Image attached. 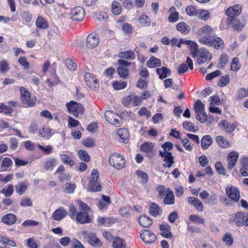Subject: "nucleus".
<instances>
[{
  "mask_svg": "<svg viewBox=\"0 0 248 248\" xmlns=\"http://www.w3.org/2000/svg\"><path fill=\"white\" fill-rule=\"evenodd\" d=\"M198 35H204L199 38L198 41L201 44L209 46H214L217 49H221L224 46L223 40L213 35V29L209 25H205L200 28L197 32Z\"/></svg>",
  "mask_w": 248,
  "mask_h": 248,
  "instance_id": "nucleus-1",
  "label": "nucleus"
},
{
  "mask_svg": "<svg viewBox=\"0 0 248 248\" xmlns=\"http://www.w3.org/2000/svg\"><path fill=\"white\" fill-rule=\"evenodd\" d=\"M88 185V190L91 192H98L101 190V185L100 181L99 173L97 169H93L89 178Z\"/></svg>",
  "mask_w": 248,
  "mask_h": 248,
  "instance_id": "nucleus-2",
  "label": "nucleus"
},
{
  "mask_svg": "<svg viewBox=\"0 0 248 248\" xmlns=\"http://www.w3.org/2000/svg\"><path fill=\"white\" fill-rule=\"evenodd\" d=\"M108 162L110 166L117 170H121L125 166L124 158L118 153L111 154L109 156Z\"/></svg>",
  "mask_w": 248,
  "mask_h": 248,
  "instance_id": "nucleus-3",
  "label": "nucleus"
},
{
  "mask_svg": "<svg viewBox=\"0 0 248 248\" xmlns=\"http://www.w3.org/2000/svg\"><path fill=\"white\" fill-rule=\"evenodd\" d=\"M20 99L22 103L28 107H32L36 105V100L31 98L29 91L24 87L19 88Z\"/></svg>",
  "mask_w": 248,
  "mask_h": 248,
  "instance_id": "nucleus-4",
  "label": "nucleus"
},
{
  "mask_svg": "<svg viewBox=\"0 0 248 248\" xmlns=\"http://www.w3.org/2000/svg\"><path fill=\"white\" fill-rule=\"evenodd\" d=\"M66 106L69 112L76 118H78L79 114H83L84 112L82 105L74 101L67 103Z\"/></svg>",
  "mask_w": 248,
  "mask_h": 248,
  "instance_id": "nucleus-5",
  "label": "nucleus"
},
{
  "mask_svg": "<svg viewBox=\"0 0 248 248\" xmlns=\"http://www.w3.org/2000/svg\"><path fill=\"white\" fill-rule=\"evenodd\" d=\"M105 117L106 120L110 124L115 126H120L123 123L122 117L112 111L108 110L105 113Z\"/></svg>",
  "mask_w": 248,
  "mask_h": 248,
  "instance_id": "nucleus-6",
  "label": "nucleus"
},
{
  "mask_svg": "<svg viewBox=\"0 0 248 248\" xmlns=\"http://www.w3.org/2000/svg\"><path fill=\"white\" fill-rule=\"evenodd\" d=\"M233 221L237 226H248V213L238 212L233 216Z\"/></svg>",
  "mask_w": 248,
  "mask_h": 248,
  "instance_id": "nucleus-7",
  "label": "nucleus"
},
{
  "mask_svg": "<svg viewBox=\"0 0 248 248\" xmlns=\"http://www.w3.org/2000/svg\"><path fill=\"white\" fill-rule=\"evenodd\" d=\"M81 235L83 238L87 241L92 246L100 247L102 245V243L94 233L89 232L86 231H82Z\"/></svg>",
  "mask_w": 248,
  "mask_h": 248,
  "instance_id": "nucleus-8",
  "label": "nucleus"
},
{
  "mask_svg": "<svg viewBox=\"0 0 248 248\" xmlns=\"http://www.w3.org/2000/svg\"><path fill=\"white\" fill-rule=\"evenodd\" d=\"M71 15L73 20L81 21L85 17V12L82 7L77 6L72 10Z\"/></svg>",
  "mask_w": 248,
  "mask_h": 248,
  "instance_id": "nucleus-9",
  "label": "nucleus"
},
{
  "mask_svg": "<svg viewBox=\"0 0 248 248\" xmlns=\"http://www.w3.org/2000/svg\"><path fill=\"white\" fill-rule=\"evenodd\" d=\"M84 79L86 84L91 89H95L98 87V81L92 73H86Z\"/></svg>",
  "mask_w": 248,
  "mask_h": 248,
  "instance_id": "nucleus-10",
  "label": "nucleus"
},
{
  "mask_svg": "<svg viewBox=\"0 0 248 248\" xmlns=\"http://www.w3.org/2000/svg\"><path fill=\"white\" fill-rule=\"evenodd\" d=\"M226 192L228 197L235 202H238L240 199L239 189L233 186H228L226 188Z\"/></svg>",
  "mask_w": 248,
  "mask_h": 248,
  "instance_id": "nucleus-11",
  "label": "nucleus"
},
{
  "mask_svg": "<svg viewBox=\"0 0 248 248\" xmlns=\"http://www.w3.org/2000/svg\"><path fill=\"white\" fill-rule=\"evenodd\" d=\"M159 155L163 158L165 162L163 164V166L165 168H170L172 167L174 162V157L172 155L171 153H162L161 151H159Z\"/></svg>",
  "mask_w": 248,
  "mask_h": 248,
  "instance_id": "nucleus-12",
  "label": "nucleus"
},
{
  "mask_svg": "<svg viewBox=\"0 0 248 248\" xmlns=\"http://www.w3.org/2000/svg\"><path fill=\"white\" fill-rule=\"evenodd\" d=\"M140 236L142 241L146 243H153L156 240L155 234L147 230L141 231Z\"/></svg>",
  "mask_w": 248,
  "mask_h": 248,
  "instance_id": "nucleus-13",
  "label": "nucleus"
},
{
  "mask_svg": "<svg viewBox=\"0 0 248 248\" xmlns=\"http://www.w3.org/2000/svg\"><path fill=\"white\" fill-rule=\"evenodd\" d=\"M197 56H198V63L199 64H202L205 63L207 59H211L212 56L209 52L205 48H201L198 52Z\"/></svg>",
  "mask_w": 248,
  "mask_h": 248,
  "instance_id": "nucleus-14",
  "label": "nucleus"
},
{
  "mask_svg": "<svg viewBox=\"0 0 248 248\" xmlns=\"http://www.w3.org/2000/svg\"><path fill=\"white\" fill-rule=\"evenodd\" d=\"M238 157L239 153L236 151H232L228 154L227 160L229 170H231L235 167Z\"/></svg>",
  "mask_w": 248,
  "mask_h": 248,
  "instance_id": "nucleus-15",
  "label": "nucleus"
},
{
  "mask_svg": "<svg viewBox=\"0 0 248 248\" xmlns=\"http://www.w3.org/2000/svg\"><path fill=\"white\" fill-rule=\"evenodd\" d=\"M140 101L138 96L130 95L123 98V104L125 106L132 105L133 107H136L139 105Z\"/></svg>",
  "mask_w": 248,
  "mask_h": 248,
  "instance_id": "nucleus-16",
  "label": "nucleus"
},
{
  "mask_svg": "<svg viewBox=\"0 0 248 248\" xmlns=\"http://www.w3.org/2000/svg\"><path fill=\"white\" fill-rule=\"evenodd\" d=\"M99 43V39L97 35L92 33L90 34L87 37L86 45L90 48H93L98 46Z\"/></svg>",
  "mask_w": 248,
  "mask_h": 248,
  "instance_id": "nucleus-17",
  "label": "nucleus"
},
{
  "mask_svg": "<svg viewBox=\"0 0 248 248\" xmlns=\"http://www.w3.org/2000/svg\"><path fill=\"white\" fill-rule=\"evenodd\" d=\"M76 220L81 224L89 223L91 222L92 219L88 213L85 211H80L77 214Z\"/></svg>",
  "mask_w": 248,
  "mask_h": 248,
  "instance_id": "nucleus-18",
  "label": "nucleus"
},
{
  "mask_svg": "<svg viewBox=\"0 0 248 248\" xmlns=\"http://www.w3.org/2000/svg\"><path fill=\"white\" fill-rule=\"evenodd\" d=\"M241 168L240 172L243 176H248V157L242 156L240 160Z\"/></svg>",
  "mask_w": 248,
  "mask_h": 248,
  "instance_id": "nucleus-19",
  "label": "nucleus"
},
{
  "mask_svg": "<svg viewBox=\"0 0 248 248\" xmlns=\"http://www.w3.org/2000/svg\"><path fill=\"white\" fill-rule=\"evenodd\" d=\"M187 201L188 203L193 206L198 212H202L203 211V204L197 198L189 197L187 198Z\"/></svg>",
  "mask_w": 248,
  "mask_h": 248,
  "instance_id": "nucleus-20",
  "label": "nucleus"
},
{
  "mask_svg": "<svg viewBox=\"0 0 248 248\" xmlns=\"http://www.w3.org/2000/svg\"><path fill=\"white\" fill-rule=\"evenodd\" d=\"M186 64L185 63L181 64L178 67V73L179 74H182L186 72L188 70V66L190 70L193 69V61L189 57L186 58Z\"/></svg>",
  "mask_w": 248,
  "mask_h": 248,
  "instance_id": "nucleus-21",
  "label": "nucleus"
},
{
  "mask_svg": "<svg viewBox=\"0 0 248 248\" xmlns=\"http://www.w3.org/2000/svg\"><path fill=\"white\" fill-rule=\"evenodd\" d=\"M67 214V211L63 208L60 207L53 212L52 218L55 220L59 221L63 218Z\"/></svg>",
  "mask_w": 248,
  "mask_h": 248,
  "instance_id": "nucleus-22",
  "label": "nucleus"
},
{
  "mask_svg": "<svg viewBox=\"0 0 248 248\" xmlns=\"http://www.w3.org/2000/svg\"><path fill=\"white\" fill-rule=\"evenodd\" d=\"M149 213L152 216L155 217L161 216L162 213V208L157 203L153 202L150 204Z\"/></svg>",
  "mask_w": 248,
  "mask_h": 248,
  "instance_id": "nucleus-23",
  "label": "nucleus"
},
{
  "mask_svg": "<svg viewBox=\"0 0 248 248\" xmlns=\"http://www.w3.org/2000/svg\"><path fill=\"white\" fill-rule=\"evenodd\" d=\"M242 12V8L239 5H235L229 7L226 12V15L230 17L239 15Z\"/></svg>",
  "mask_w": 248,
  "mask_h": 248,
  "instance_id": "nucleus-24",
  "label": "nucleus"
},
{
  "mask_svg": "<svg viewBox=\"0 0 248 248\" xmlns=\"http://www.w3.org/2000/svg\"><path fill=\"white\" fill-rule=\"evenodd\" d=\"M160 231H161V235L167 238H170L172 236V233L170 231V226L167 223H164L159 225Z\"/></svg>",
  "mask_w": 248,
  "mask_h": 248,
  "instance_id": "nucleus-25",
  "label": "nucleus"
},
{
  "mask_svg": "<svg viewBox=\"0 0 248 248\" xmlns=\"http://www.w3.org/2000/svg\"><path fill=\"white\" fill-rule=\"evenodd\" d=\"M17 217L13 214L9 213L3 216L1 218V221L6 225H12L16 223Z\"/></svg>",
  "mask_w": 248,
  "mask_h": 248,
  "instance_id": "nucleus-26",
  "label": "nucleus"
},
{
  "mask_svg": "<svg viewBox=\"0 0 248 248\" xmlns=\"http://www.w3.org/2000/svg\"><path fill=\"white\" fill-rule=\"evenodd\" d=\"M219 124L221 127H222L228 133H231L233 131L237 126L235 124H231L226 120L222 121Z\"/></svg>",
  "mask_w": 248,
  "mask_h": 248,
  "instance_id": "nucleus-27",
  "label": "nucleus"
},
{
  "mask_svg": "<svg viewBox=\"0 0 248 248\" xmlns=\"http://www.w3.org/2000/svg\"><path fill=\"white\" fill-rule=\"evenodd\" d=\"M156 72L159 76V78L163 79L167 77L170 76L171 71L166 67H162L161 68H156Z\"/></svg>",
  "mask_w": 248,
  "mask_h": 248,
  "instance_id": "nucleus-28",
  "label": "nucleus"
},
{
  "mask_svg": "<svg viewBox=\"0 0 248 248\" xmlns=\"http://www.w3.org/2000/svg\"><path fill=\"white\" fill-rule=\"evenodd\" d=\"M112 246L113 248H125L126 244L123 239L115 236L112 241Z\"/></svg>",
  "mask_w": 248,
  "mask_h": 248,
  "instance_id": "nucleus-29",
  "label": "nucleus"
},
{
  "mask_svg": "<svg viewBox=\"0 0 248 248\" xmlns=\"http://www.w3.org/2000/svg\"><path fill=\"white\" fill-rule=\"evenodd\" d=\"M44 167L47 170H51L57 165V160L54 158H49L44 162Z\"/></svg>",
  "mask_w": 248,
  "mask_h": 248,
  "instance_id": "nucleus-30",
  "label": "nucleus"
},
{
  "mask_svg": "<svg viewBox=\"0 0 248 248\" xmlns=\"http://www.w3.org/2000/svg\"><path fill=\"white\" fill-rule=\"evenodd\" d=\"M201 142L202 148L206 150L212 144L213 140L210 135H206L202 138Z\"/></svg>",
  "mask_w": 248,
  "mask_h": 248,
  "instance_id": "nucleus-31",
  "label": "nucleus"
},
{
  "mask_svg": "<svg viewBox=\"0 0 248 248\" xmlns=\"http://www.w3.org/2000/svg\"><path fill=\"white\" fill-rule=\"evenodd\" d=\"M146 64L149 68H155L161 66V60L155 57L152 56L147 61Z\"/></svg>",
  "mask_w": 248,
  "mask_h": 248,
  "instance_id": "nucleus-32",
  "label": "nucleus"
},
{
  "mask_svg": "<svg viewBox=\"0 0 248 248\" xmlns=\"http://www.w3.org/2000/svg\"><path fill=\"white\" fill-rule=\"evenodd\" d=\"M118 134L122 141L126 143L129 141V132L126 128H120L118 130Z\"/></svg>",
  "mask_w": 248,
  "mask_h": 248,
  "instance_id": "nucleus-33",
  "label": "nucleus"
},
{
  "mask_svg": "<svg viewBox=\"0 0 248 248\" xmlns=\"http://www.w3.org/2000/svg\"><path fill=\"white\" fill-rule=\"evenodd\" d=\"M138 221L140 224L144 228H147L152 224V219L146 216L140 217L138 219Z\"/></svg>",
  "mask_w": 248,
  "mask_h": 248,
  "instance_id": "nucleus-34",
  "label": "nucleus"
},
{
  "mask_svg": "<svg viewBox=\"0 0 248 248\" xmlns=\"http://www.w3.org/2000/svg\"><path fill=\"white\" fill-rule=\"evenodd\" d=\"M222 241L226 246L231 247L233 244L234 238L230 232H227L222 236Z\"/></svg>",
  "mask_w": 248,
  "mask_h": 248,
  "instance_id": "nucleus-35",
  "label": "nucleus"
},
{
  "mask_svg": "<svg viewBox=\"0 0 248 248\" xmlns=\"http://www.w3.org/2000/svg\"><path fill=\"white\" fill-rule=\"evenodd\" d=\"M110 203V197L109 196L103 195L101 200L99 202L98 207L100 210L106 209Z\"/></svg>",
  "mask_w": 248,
  "mask_h": 248,
  "instance_id": "nucleus-36",
  "label": "nucleus"
},
{
  "mask_svg": "<svg viewBox=\"0 0 248 248\" xmlns=\"http://www.w3.org/2000/svg\"><path fill=\"white\" fill-rule=\"evenodd\" d=\"M177 30L184 34H188L190 31V26L184 22H181L177 24L176 26Z\"/></svg>",
  "mask_w": 248,
  "mask_h": 248,
  "instance_id": "nucleus-37",
  "label": "nucleus"
},
{
  "mask_svg": "<svg viewBox=\"0 0 248 248\" xmlns=\"http://www.w3.org/2000/svg\"><path fill=\"white\" fill-rule=\"evenodd\" d=\"M118 57L122 59L128 60H133L135 59L136 55L132 50H128L125 52H121L118 54Z\"/></svg>",
  "mask_w": 248,
  "mask_h": 248,
  "instance_id": "nucleus-38",
  "label": "nucleus"
},
{
  "mask_svg": "<svg viewBox=\"0 0 248 248\" xmlns=\"http://www.w3.org/2000/svg\"><path fill=\"white\" fill-rule=\"evenodd\" d=\"M204 105L201 102V101H197L194 104V110L196 113V117L198 118L199 114H201L202 112H204Z\"/></svg>",
  "mask_w": 248,
  "mask_h": 248,
  "instance_id": "nucleus-39",
  "label": "nucleus"
},
{
  "mask_svg": "<svg viewBox=\"0 0 248 248\" xmlns=\"http://www.w3.org/2000/svg\"><path fill=\"white\" fill-rule=\"evenodd\" d=\"M37 27L42 29H46L48 27L47 21L43 17L38 16L36 20Z\"/></svg>",
  "mask_w": 248,
  "mask_h": 248,
  "instance_id": "nucleus-40",
  "label": "nucleus"
},
{
  "mask_svg": "<svg viewBox=\"0 0 248 248\" xmlns=\"http://www.w3.org/2000/svg\"><path fill=\"white\" fill-rule=\"evenodd\" d=\"M111 12L114 15H119L122 12V7L120 2L114 1L111 4Z\"/></svg>",
  "mask_w": 248,
  "mask_h": 248,
  "instance_id": "nucleus-41",
  "label": "nucleus"
},
{
  "mask_svg": "<svg viewBox=\"0 0 248 248\" xmlns=\"http://www.w3.org/2000/svg\"><path fill=\"white\" fill-rule=\"evenodd\" d=\"M216 140L219 145L223 148H227L230 147L229 141L222 136H217Z\"/></svg>",
  "mask_w": 248,
  "mask_h": 248,
  "instance_id": "nucleus-42",
  "label": "nucleus"
},
{
  "mask_svg": "<svg viewBox=\"0 0 248 248\" xmlns=\"http://www.w3.org/2000/svg\"><path fill=\"white\" fill-rule=\"evenodd\" d=\"M175 9H176L174 6L171 7L170 9V12H171L168 17V20L170 22H175L178 20L179 16L178 12L175 11L173 12V11H175Z\"/></svg>",
  "mask_w": 248,
  "mask_h": 248,
  "instance_id": "nucleus-43",
  "label": "nucleus"
},
{
  "mask_svg": "<svg viewBox=\"0 0 248 248\" xmlns=\"http://www.w3.org/2000/svg\"><path fill=\"white\" fill-rule=\"evenodd\" d=\"M175 200L173 192L171 190L168 191L164 200L165 204L171 205L174 203Z\"/></svg>",
  "mask_w": 248,
  "mask_h": 248,
  "instance_id": "nucleus-44",
  "label": "nucleus"
},
{
  "mask_svg": "<svg viewBox=\"0 0 248 248\" xmlns=\"http://www.w3.org/2000/svg\"><path fill=\"white\" fill-rule=\"evenodd\" d=\"M154 147V144L150 142H145L143 143L140 147L141 151L145 153H151L152 152Z\"/></svg>",
  "mask_w": 248,
  "mask_h": 248,
  "instance_id": "nucleus-45",
  "label": "nucleus"
},
{
  "mask_svg": "<svg viewBox=\"0 0 248 248\" xmlns=\"http://www.w3.org/2000/svg\"><path fill=\"white\" fill-rule=\"evenodd\" d=\"M138 20L142 27H148L150 25L151 20L149 17L145 15H141Z\"/></svg>",
  "mask_w": 248,
  "mask_h": 248,
  "instance_id": "nucleus-46",
  "label": "nucleus"
},
{
  "mask_svg": "<svg viewBox=\"0 0 248 248\" xmlns=\"http://www.w3.org/2000/svg\"><path fill=\"white\" fill-rule=\"evenodd\" d=\"M60 159L62 163L66 164L70 166H73L75 164L74 161L69 156L65 154L60 155Z\"/></svg>",
  "mask_w": 248,
  "mask_h": 248,
  "instance_id": "nucleus-47",
  "label": "nucleus"
},
{
  "mask_svg": "<svg viewBox=\"0 0 248 248\" xmlns=\"http://www.w3.org/2000/svg\"><path fill=\"white\" fill-rule=\"evenodd\" d=\"M193 58H196L197 56L199 51L198 45L196 42L192 41L188 46Z\"/></svg>",
  "mask_w": 248,
  "mask_h": 248,
  "instance_id": "nucleus-48",
  "label": "nucleus"
},
{
  "mask_svg": "<svg viewBox=\"0 0 248 248\" xmlns=\"http://www.w3.org/2000/svg\"><path fill=\"white\" fill-rule=\"evenodd\" d=\"M183 125L185 129L189 131L195 132L198 130V127L196 126L190 121H185L184 122Z\"/></svg>",
  "mask_w": 248,
  "mask_h": 248,
  "instance_id": "nucleus-49",
  "label": "nucleus"
},
{
  "mask_svg": "<svg viewBox=\"0 0 248 248\" xmlns=\"http://www.w3.org/2000/svg\"><path fill=\"white\" fill-rule=\"evenodd\" d=\"M136 174L139 178L140 179L141 183L143 184H146L148 181V175L146 173L140 170H137Z\"/></svg>",
  "mask_w": 248,
  "mask_h": 248,
  "instance_id": "nucleus-50",
  "label": "nucleus"
},
{
  "mask_svg": "<svg viewBox=\"0 0 248 248\" xmlns=\"http://www.w3.org/2000/svg\"><path fill=\"white\" fill-rule=\"evenodd\" d=\"M117 73L119 76L123 78H126L129 75V71L127 68L124 66H118Z\"/></svg>",
  "mask_w": 248,
  "mask_h": 248,
  "instance_id": "nucleus-51",
  "label": "nucleus"
},
{
  "mask_svg": "<svg viewBox=\"0 0 248 248\" xmlns=\"http://www.w3.org/2000/svg\"><path fill=\"white\" fill-rule=\"evenodd\" d=\"M10 69L9 64L7 61L5 59H2L0 61V73H5Z\"/></svg>",
  "mask_w": 248,
  "mask_h": 248,
  "instance_id": "nucleus-52",
  "label": "nucleus"
},
{
  "mask_svg": "<svg viewBox=\"0 0 248 248\" xmlns=\"http://www.w3.org/2000/svg\"><path fill=\"white\" fill-rule=\"evenodd\" d=\"M241 67V64L239 63V59L237 57H234L232 59L231 64V69L233 71H238Z\"/></svg>",
  "mask_w": 248,
  "mask_h": 248,
  "instance_id": "nucleus-53",
  "label": "nucleus"
},
{
  "mask_svg": "<svg viewBox=\"0 0 248 248\" xmlns=\"http://www.w3.org/2000/svg\"><path fill=\"white\" fill-rule=\"evenodd\" d=\"M27 189L26 182H21L16 186V192L19 195L24 194Z\"/></svg>",
  "mask_w": 248,
  "mask_h": 248,
  "instance_id": "nucleus-54",
  "label": "nucleus"
},
{
  "mask_svg": "<svg viewBox=\"0 0 248 248\" xmlns=\"http://www.w3.org/2000/svg\"><path fill=\"white\" fill-rule=\"evenodd\" d=\"M198 16L200 19L203 20H207L210 17V13L204 9H199Z\"/></svg>",
  "mask_w": 248,
  "mask_h": 248,
  "instance_id": "nucleus-55",
  "label": "nucleus"
},
{
  "mask_svg": "<svg viewBox=\"0 0 248 248\" xmlns=\"http://www.w3.org/2000/svg\"><path fill=\"white\" fill-rule=\"evenodd\" d=\"M65 64L67 65V68L71 71H75L77 69V65L74 60L71 59H67L65 60Z\"/></svg>",
  "mask_w": 248,
  "mask_h": 248,
  "instance_id": "nucleus-56",
  "label": "nucleus"
},
{
  "mask_svg": "<svg viewBox=\"0 0 248 248\" xmlns=\"http://www.w3.org/2000/svg\"><path fill=\"white\" fill-rule=\"evenodd\" d=\"M14 192V187L12 185H9L7 187H4L1 191L5 197H8L11 196Z\"/></svg>",
  "mask_w": 248,
  "mask_h": 248,
  "instance_id": "nucleus-57",
  "label": "nucleus"
},
{
  "mask_svg": "<svg viewBox=\"0 0 248 248\" xmlns=\"http://www.w3.org/2000/svg\"><path fill=\"white\" fill-rule=\"evenodd\" d=\"M13 110L12 108L4 105L3 103H0V113H4L7 115L12 114Z\"/></svg>",
  "mask_w": 248,
  "mask_h": 248,
  "instance_id": "nucleus-58",
  "label": "nucleus"
},
{
  "mask_svg": "<svg viewBox=\"0 0 248 248\" xmlns=\"http://www.w3.org/2000/svg\"><path fill=\"white\" fill-rule=\"evenodd\" d=\"M39 135L43 138H49L51 135V130L49 128H43L39 131Z\"/></svg>",
  "mask_w": 248,
  "mask_h": 248,
  "instance_id": "nucleus-59",
  "label": "nucleus"
},
{
  "mask_svg": "<svg viewBox=\"0 0 248 248\" xmlns=\"http://www.w3.org/2000/svg\"><path fill=\"white\" fill-rule=\"evenodd\" d=\"M228 61V56L226 54H223L221 55L219 60V62L218 65L219 68H224Z\"/></svg>",
  "mask_w": 248,
  "mask_h": 248,
  "instance_id": "nucleus-60",
  "label": "nucleus"
},
{
  "mask_svg": "<svg viewBox=\"0 0 248 248\" xmlns=\"http://www.w3.org/2000/svg\"><path fill=\"white\" fill-rule=\"evenodd\" d=\"M186 11L187 15L190 16H198L199 9L193 6H189L186 7Z\"/></svg>",
  "mask_w": 248,
  "mask_h": 248,
  "instance_id": "nucleus-61",
  "label": "nucleus"
},
{
  "mask_svg": "<svg viewBox=\"0 0 248 248\" xmlns=\"http://www.w3.org/2000/svg\"><path fill=\"white\" fill-rule=\"evenodd\" d=\"M230 82V76L226 75L222 77L220 79L218 85L221 87L226 86Z\"/></svg>",
  "mask_w": 248,
  "mask_h": 248,
  "instance_id": "nucleus-62",
  "label": "nucleus"
},
{
  "mask_svg": "<svg viewBox=\"0 0 248 248\" xmlns=\"http://www.w3.org/2000/svg\"><path fill=\"white\" fill-rule=\"evenodd\" d=\"M112 86L116 90H120L125 88L126 86V83L124 81H115L112 83Z\"/></svg>",
  "mask_w": 248,
  "mask_h": 248,
  "instance_id": "nucleus-63",
  "label": "nucleus"
},
{
  "mask_svg": "<svg viewBox=\"0 0 248 248\" xmlns=\"http://www.w3.org/2000/svg\"><path fill=\"white\" fill-rule=\"evenodd\" d=\"M12 164L13 161L10 158L5 157L1 163V167L4 170H6Z\"/></svg>",
  "mask_w": 248,
  "mask_h": 248,
  "instance_id": "nucleus-64",
  "label": "nucleus"
}]
</instances>
